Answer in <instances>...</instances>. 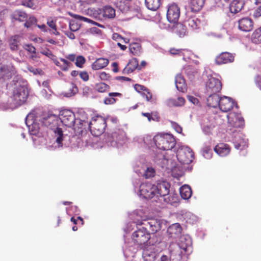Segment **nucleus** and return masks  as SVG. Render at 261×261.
I'll return each instance as SVG.
<instances>
[{
  "label": "nucleus",
  "mask_w": 261,
  "mask_h": 261,
  "mask_svg": "<svg viewBox=\"0 0 261 261\" xmlns=\"http://www.w3.org/2000/svg\"><path fill=\"white\" fill-rule=\"evenodd\" d=\"M59 121V117L56 115L48 113L42 118V123L47 127L53 129L58 128V125Z\"/></svg>",
  "instance_id": "nucleus-14"
},
{
  "label": "nucleus",
  "mask_w": 261,
  "mask_h": 261,
  "mask_svg": "<svg viewBox=\"0 0 261 261\" xmlns=\"http://www.w3.org/2000/svg\"><path fill=\"white\" fill-rule=\"evenodd\" d=\"M207 98V104L208 107L216 108L219 106L220 98L218 94H209Z\"/></svg>",
  "instance_id": "nucleus-22"
},
{
  "label": "nucleus",
  "mask_w": 261,
  "mask_h": 261,
  "mask_svg": "<svg viewBox=\"0 0 261 261\" xmlns=\"http://www.w3.org/2000/svg\"><path fill=\"white\" fill-rule=\"evenodd\" d=\"M234 147L237 149L243 150L245 149L248 147L246 141L242 138H240L237 141L234 142Z\"/></svg>",
  "instance_id": "nucleus-41"
},
{
  "label": "nucleus",
  "mask_w": 261,
  "mask_h": 261,
  "mask_svg": "<svg viewBox=\"0 0 261 261\" xmlns=\"http://www.w3.org/2000/svg\"><path fill=\"white\" fill-rule=\"evenodd\" d=\"M214 150L220 156H225L229 153L230 148L226 144L220 143L215 146Z\"/></svg>",
  "instance_id": "nucleus-19"
},
{
  "label": "nucleus",
  "mask_w": 261,
  "mask_h": 261,
  "mask_svg": "<svg viewBox=\"0 0 261 261\" xmlns=\"http://www.w3.org/2000/svg\"><path fill=\"white\" fill-rule=\"evenodd\" d=\"M170 122L171 123L172 126L174 128L176 132L178 133H181L182 129L180 125H179L177 123L174 121H170Z\"/></svg>",
  "instance_id": "nucleus-55"
},
{
  "label": "nucleus",
  "mask_w": 261,
  "mask_h": 261,
  "mask_svg": "<svg viewBox=\"0 0 261 261\" xmlns=\"http://www.w3.org/2000/svg\"><path fill=\"white\" fill-rule=\"evenodd\" d=\"M173 31L180 37L185 36L186 34V28L181 23H176L173 28Z\"/></svg>",
  "instance_id": "nucleus-29"
},
{
  "label": "nucleus",
  "mask_w": 261,
  "mask_h": 261,
  "mask_svg": "<svg viewBox=\"0 0 261 261\" xmlns=\"http://www.w3.org/2000/svg\"><path fill=\"white\" fill-rule=\"evenodd\" d=\"M134 88L139 93L144 92L147 89L145 86L138 84L134 85Z\"/></svg>",
  "instance_id": "nucleus-54"
},
{
  "label": "nucleus",
  "mask_w": 261,
  "mask_h": 261,
  "mask_svg": "<svg viewBox=\"0 0 261 261\" xmlns=\"http://www.w3.org/2000/svg\"><path fill=\"white\" fill-rule=\"evenodd\" d=\"M108 59L100 58L96 59L92 64V68L94 70H100L106 67L109 64Z\"/></svg>",
  "instance_id": "nucleus-21"
},
{
  "label": "nucleus",
  "mask_w": 261,
  "mask_h": 261,
  "mask_svg": "<svg viewBox=\"0 0 261 261\" xmlns=\"http://www.w3.org/2000/svg\"><path fill=\"white\" fill-rule=\"evenodd\" d=\"M234 58L235 54L224 51L216 57L215 62L218 65L229 64L234 62Z\"/></svg>",
  "instance_id": "nucleus-12"
},
{
  "label": "nucleus",
  "mask_w": 261,
  "mask_h": 261,
  "mask_svg": "<svg viewBox=\"0 0 261 261\" xmlns=\"http://www.w3.org/2000/svg\"><path fill=\"white\" fill-rule=\"evenodd\" d=\"M28 95L29 93L26 87L22 85L20 82L17 81L14 83L10 99L15 107L23 104L26 101Z\"/></svg>",
  "instance_id": "nucleus-1"
},
{
  "label": "nucleus",
  "mask_w": 261,
  "mask_h": 261,
  "mask_svg": "<svg viewBox=\"0 0 261 261\" xmlns=\"http://www.w3.org/2000/svg\"><path fill=\"white\" fill-rule=\"evenodd\" d=\"M156 147L161 150H171L176 144L173 136L169 134H158L153 138Z\"/></svg>",
  "instance_id": "nucleus-2"
},
{
  "label": "nucleus",
  "mask_w": 261,
  "mask_h": 261,
  "mask_svg": "<svg viewBox=\"0 0 261 261\" xmlns=\"http://www.w3.org/2000/svg\"><path fill=\"white\" fill-rule=\"evenodd\" d=\"M222 83L215 77L210 78L205 85V93L209 94H218L222 89Z\"/></svg>",
  "instance_id": "nucleus-9"
},
{
  "label": "nucleus",
  "mask_w": 261,
  "mask_h": 261,
  "mask_svg": "<svg viewBox=\"0 0 261 261\" xmlns=\"http://www.w3.org/2000/svg\"><path fill=\"white\" fill-rule=\"evenodd\" d=\"M47 24L50 28H52L53 30H54L56 31V33H54V34L55 35H59V33L57 31V27H56V23L54 20H48Z\"/></svg>",
  "instance_id": "nucleus-59"
},
{
  "label": "nucleus",
  "mask_w": 261,
  "mask_h": 261,
  "mask_svg": "<svg viewBox=\"0 0 261 261\" xmlns=\"http://www.w3.org/2000/svg\"><path fill=\"white\" fill-rule=\"evenodd\" d=\"M1 71L2 74L8 79L16 73V69L13 66H3L1 67Z\"/></svg>",
  "instance_id": "nucleus-23"
},
{
  "label": "nucleus",
  "mask_w": 261,
  "mask_h": 261,
  "mask_svg": "<svg viewBox=\"0 0 261 261\" xmlns=\"http://www.w3.org/2000/svg\"><path fill=\"white\" fill-rule=\"evenodd\" d=\"M60 60L63 63V64L62 65L61 69L63 71H67L69 67L71 65V63L69 62L67 60L64 59H60Z\"/></svg>",
  "instance_id": "nucleus-53"
},
{
  "label": "nucleus",
  "mask_w": 261,
  "mask_h": 261,
  "mask_svg": "<svg viewBox=\"0 0 261 261\" xmlns=\"http://www.w3.org/2000/svg\"><path fill=\"white\" fill-rule=\"evenodd\" d=\"M140 193L145 199H151L156 196L155 185L149 182L142 183L140 186Z\"/></svg>",
  "instance_id": "nucleus-11"
},
{
  "label": "nucleus",
  "mask_w": 261,
  "mask_h": 261,
  "mask_svg": "<svg viewBox=\"0 0 261 261\" xmlns=\"http://www.w3.org/2000/svg\"><path fill=\"white\" fill-rule=\"evenodd\" d=\"M176 156L181 164H189L194 159V152L190 147L182 146L178 149Z\"/></svg>",
  "instance_id": "nucleus-5"
},
{
  "label": "nucleus",
  "mask_w": 261,
  "mask_h": 261,
  "mask_svg": "<svg viewBox=\"0 0 261 261\" xmlns=\"http://www.w3.org/2000/svg\"><path fill=\"white\" fill-rule=\"evenodd\" d=\"M180 194L184 199H189L192 195V190L188 185H184L180 188Z\"/></svg>",
  "instance_id": "nucleus-31"
},
{
  "label": "nucleus",
  "mask_w": 261,
  "mask_h": 261,
  "mask_svg": "<svg viewBox=\"0 0 261 261\" xmlns=\"http://www.w3.org/2000/svg\"><path fill=\"white\" fill-rule=\"evenodd\" d=\"M20 39L21 37L19 35H15L11 37L9 40V46L12 50L16 51L18 49Z\"/></svg>",
  "instance_id": "nucleus-28"
},
{
  "label": "nucleus",
  "mask_w": 261,
  "mask_h": 261,
  "mask_svg": "<svg viewBox=\"0 0 261 261\" xmlns=\"http://www.w3.org/2000/svg\"><path fill=\"white\" fill-rule=\"evenodd\" d=\"M138 60L136 58L132 59L127 63L126 66L123 69L124 74H128L133 72L136 69H138Z\"/></svg>",
  "instance_id": "nucleus-20"
},
{
  "label": "nucleus",
  "mask_w": 261,
  "mask_h": 261,
  "mask_svg": "<svg viewBox=\"0 0 261 261\" xmlns=\"http://www.w3.org/2000/svg\"><path fill=\"white\" fill-rule=\"evenodd\" d=\"M203 155L206 159H210L212 156V150L210 145L205 146L203 149Z\"/></svg>",
  "instance_id": "nucleus-44"
},
{
  "label": "nucleus",
  "mask_w": 261,
  "mask_h": 261,
  "mask_svg": "<svg viewBox=\"0 0 261 261\" xmlns=\"http://www.w3.org/2000/svg\"><path fill=\"white\" fill-rule=\"evenodd\" d=\"M180 16V8L176 4L170 5L167 12V18L171 23L177 22Z\"/></svg>",
  "instance_id": "nucleus-13"
},
{
  "label": "nucleus",
  "mask_w": 261,
  "mask_h": 261,
  "mask_svg": "<svg viewBox=\"0 0 261 261\" xmlns=\"http://www.w3.org/2000/svg\"><path fill=\"white\" fill-rule=\"evenodd\" d=\"M55 133L57 136L56 142L58 144V146L59 147H62L63 134L62 129L61 128H57V129L55 130Z\"/></svg>",
  "instance_id": "nucleus-40"
},
{
  "label": "nucleus",
  "mask_w": 261,
  "mask_h": 261,
  "mask_svg": "<svg viewBox=\"0 0 261 261\" xmlns=\"http://www.w3.org/2000/svg\"><path fill=\"white\" fill-rule=\"evenodd\" d=\"M182 49H176L175 48H171L169 50V52L171 54L173 55H181L182 54Z\"/></svg>",
  "instance_id": "nucleus-58"
},
{
  "label": "nucleus",
  "mask_w": 261,
  "mask_h": 261,
  "mask_svg": "<svg viewBox=\"0 0 261 261\" xmlns=\"http://www.w3.org/2000/svg\"><path fill=\"white\" fill-rule=\"evenodd\" d=\"M154 171L153 169H149V168L147 169L145 175L146 176V178H149L150 177H152L154 176Z\"/></svg>",
  "instance_id": "nucleus-64"
},
{
  "label": "nucleus",
  "mask_w": 261,
  "mask_h": 261,
  "mask_svg": "<svg viewBox=\"0 0 261 261\" xmlns=\"http://www.w3.org/2000/svg\"><path fill=\"white\" fill-rule=\"evenodd\" d=\"M163 240V237L162 236L158 234L154 235L152 237L151 239V241L152 242V244L156 245L160 244Z\"/></svg>",
  "instance_id": "nucleus-50"
},
{
  "label": "nucleus",
  "mask_w": 261,
  "mask_h": 261,
  "mask_svg": "<svg viewBox=\"0 0 261 261\" xmlns=\"http://www.w3.org/2000/svg\"><path fill=\"white\" fill-rule=\"evenodd\" d=\"M121 94L118 92H111L109 93V97L105 98L103 102L105 105H113L116 101V99L114 98L116 96H120Z\"/></svg>",
  "instance_id": "nucleus-35"
},
{
  "label": "nucleus",
  "mask_w": 261,
  "mask_h": 261,
  "mask_svg": "<svg viewBox=\"0 0 261 261\" xmlns=\"http://www.w3.org/2000/svg\"><path fill=\"white\" fill-rule=\"evenodd\" d=\"M137 226H142L149 233H154L157 232L161 228L160 221L156 219H149L148 220L137 221Z\"/></svg>",
  "instance_id": "nucleus-7"
},
{
  "label": "nucleus",
  "mask_w": 261,
  "mask_h": 261,
  "mask_svg": "<svg viewBox=\"0 0 261 261\" xmlns=\"http://www.w3.org/2000/svg\"><path fill=\"white\" fill-rule=\"evenodd\" d=\"M79 18H80V20H83L85 22H90V23H91L92 24H94L96 25H97L98 27H100V28H104V26L101 24H99L96 22H95L88 18H86V17H83V16H78Z\"/></svg>",
  "instance_id": "nucleus-51"
},
{
  "label": "nucleus",
  "mask_w": 261,
  "mask_h": 261,
  "mask_svg": "<svg viewBox=\"0 0 261 261\" xmlns=\"http://www.w3.org/2000/svg\"><path fill=\"white\" fill-rule=\"evenodd\" d=\"M93 17L98 20L113 19L116 16L115 9L110 5H106L100 9L91 10Z\"/></svg>",
  "instance_id": "nucleus-3"
},
{
  "label": "nucleus",
  "mask_w": 261,
  "mask_h": 261,
  "mask_svg": "<svg viewBox=\"0 0 261 261\" xmlns=\"http://www.w3.org/2000/svg\"><path fill=\"white\" fill-rule=\"evenodd\" d=\"M86 60L85 58L82 56H79L76 58L75 65L79 67H82L85 64Z\"/></svg>",
  "instance_id": "nucleus-49"
},
{
  "label": "nucleus",
  "mask_w": 261,
  "mask_h": 261,
  "mask_svg": "<svg viewBox=\"0 0 261 261\" xmlns=\"http://www.w3.org/2000/svg\"><path fill=\"white\" fill-rule=\"evenodd\" d=\"M244 5L243 0H233L229 5V10L231 13H238L242 10Z\"/></svg>",
  "instance_id": "nucleus-18"
},
{
  "label": "nucleus",
  "mask_w": 261,
  "mask_h": 261,
  "mask_svg": "<svg viewBox=\"0 0 261 261\" xmlns=\"http://www.w3.org/2000/svg\"><path fill=\"white\" fill-rule=\"evenodd\" d=\"M205 0H190V8L193 12L199 11L204 4Z\"/></svg>",
  "instance_id": "nucleus-25"
},
{
  "label": "nucleus",
  "mask_w": 261,
  "mask_h": 261,
  "mask_svg": "<svg viewBox=\"0 0 261 261\" xmlns=\"http://www.w3.org/2000/svg\"><path fill=\"white\" fill-rule=\"evenodd\" d=\"M24 48L30 53L36 54V48L32 44L25 45L24 46Z\"/></svg>",
  "instance_id": "nucleus-56"
},
{
  "label": "nucleus",
  "mask_w": 261,
  "mask_h": 261,
  "mask_svg": "<svg viewBox=\"0 0 261 261\" xmlns=\"http://www.w3.org/2000/svg\"><path fill=\"white\" fill-rule=\"evenodd\" d=\"M175 84L177 89L184 92L186 90V85L185 79L181 74H177L175 79Z\"/></svg>",
  "instance_id": "nucleus-24"
},
{
  "label": "nucleus",
  "mask_w": 261,
  "mask_h": 261,
  "mask_svg": "<svg viewBox=\"0 0 261 261\" xmlns=\"http://www.w3.org/2000/svg\"><path fill=\"white\" fill-rule=\"evenodd\" d=\"M80 77L85 82L89 80V76L86 71L81 72L79 74Z\"/></svg>",
  "instance_id": "nucleus-62"
},
{
  "label": "nucleus",
  "mask_w": 261,
  "mask_h": 261,
  "mask_svg": "<svg viewBox=\"0 0 261 261\" xmlns=\"http://www.w3.org/2000/svg\"><path fill=\"white\" fill-rule=\"evenodd\" d=\"M239 29L244 32H249L253 29V22L251 18L245 17L238 21Z\"/></svg>",
  "instance_id": "nucleus-17"
},
{
  "label": "nucleus",
  "mask_w": 261,
  "mask_h": 261,
  "mask_svg": "<svg viewBox=\"0 0 261 261\" xmlns=\"http://www.w3.org/2000/svg\"><path fill=\"white\" fill-rule=\"evenodd\" d=\"M228 123L229 126L239 128L244 125V120L241 115L233 113L227 116Z\"/></svg>",
  "instance_id": "nucleus-15"
},
{
  "label": "nucleus",
  "mask_w": 261,
  "mask_h": 261,
  "mask_svg": "<svg viewBox=\"0 0 261 261\" xmlns=\"http://www.w3.org/2000/svg\"><path fill=\"white\" fill-rule=\"evenodd\" d=\"M110 89V86L103 82L96 84L94 87L95 90L99 93L108 92Z\"/></svg>",
  "instance_id": "nucleus-36"
},
{
  "label": "nucleus",
  "mask_w": 261,
  "mask_h": 261,
  "mask_svg": "<svg viewBox=\"0 0 261 261\" xmlns=\"http://www.w3.org/2000/svg\"><path fill=\"white\" fill-rule=\"evenodd\" d=\"M106 126L105 118L100 116L93 117L89 123L90 131L95 136H98L103 134Z\"/></svg>",
  "instance_id": "nucleus-4"
},
{
  "label": "nucleus",
  "mask_w": 261,
  "mask_h": 261,
  "mask_svg": "<svg viewBox=\"0 0 261 261\" xmlns=\"http://www.w3.org/2000/svg\"><path fill=\"white\" fill-rule=\"evenodd\" d=\"M142 256L145 261H154L155 254L154 252L146 249L143 250Z\"/></svg>",
  "instance_id": "nucleus-38"
},
{
  "label": "nucleus",
  "mask_w": 261,
  "mask_h": 261,
  "mask_svg": "<svg viewBox=\"0 0 261 261\" xmlns=\"http://www.w3.org/2000/svg\"><path fill=\"white\" fill-rule=\"evenodd\" d=\"M184 241H186V238L184 237H182L180 238V243L182 244ZM187 242L185 245L184 244H179L176 247L178 249L180 248L182 249L185 251H186L187 250V248L188 246H190L191 243L190 240H187Z\"/></svg>",
  "instance_id": "nucleus-45"
},
{
  "label": "nucleus",
  "mask_w": 261,
  "mask_h": 261,
  "mask_svg": "<svg viewBox=\"0 0 261 261\" xmlns=\"http://www.w3.org/2000/svg\"><path fill=\"white\" fill-rule=\"evenodd\" d=\"M27 69L34 75H42L43 74V71L39 68H35L31 66H29L27 67Z\"/></svg>",
  "instance_id": "nucleus-48"
},
{
  "label": "nucleus",
  "mask_w": 261,
  "mask_h": 261,
  "mask_svg": "<svg viewBox=\"0 0 261 261\" xmlns=\"http://www.w3.org/2000/svg\"><path fill=\"white\" fill-rule=\"evenodd\" d=\"M70 90L71 91V92L67 94L68 96H73L75 94H76L78 91L77 87L74 84L72 85L71 88L70 89Z\"/></svg>",
  "instance_id": "nucleus-61"
},
{
  "label": "nucleus",
  "mask_w": 261,
  "mask_h": 261,
  "mask_svg": "<svg viewBox=\"0 0 261 261\" xmlns=\"http://www.w3.org/2000/svg\"><path fill=\"white\" fill-rule=\"evenodd\" d=\"M142 95L143 97H145L147 101H150L151 102H155V98L153 97L152 93L148 89L144 92H143Z\"/></svg>",
  "instance_id": "nucleus-46"
},
{
  "label": "nucleus",
  "mask_w": 261,
  "mask_h": 261,
  "mask_svg": "<svg viewBox=\"0 0 261 261\" xmlns=\"http://www.w3.org/2000/svg\"><path fill=\"white\" fill-rule=\"evenodd\" d=\"M40 53L50 58H51L53 57H54V55L53 54L51 51L48 49L42 50L40 52Z\"/></svg>",
  "instance_id": "nucleus-63"
},
{
  "label": "nucleus",
  "mask_w": 261,
  "mask_h": 261,
  "mask_svg": "<svg viewBox=\"0 0 261 261\" xmlns=\"http://www.w3.org/2000/svg\"><path fill=\"white\" fill-rule=\"evenodd\" d=\"M37 22V20L35 17H30L28 19L27 18V20H25V22L24 23V27L29 28L31 27L32 25L36 24Z\"/></svg>",
  "instance_id": "nucleus-47"
},
{
  "label": "nucleus",
  "mask_w": 261,
  "mask_h": 261,
  "mask_svg": "<svg viewBox=\"0 0 261 261\" xmlns=\"http://www.w3.org/2000/svg\"><path fill=\"white\" fill-rule=\"evenodd\" d=\"M187 25L192 30H197L200 28V20L195 16H190L187 19Z\"/></svg>",
  "instance_id": "nucleus-26"
},
{
  "label": "nucleus",
  "mask_w": 261,
  "mask_h": 261,
  "mask_svg": "<svg viewBox=\"0 0 261 261\" xmlns=\"http://www.w3.org/2000/svg\"><path fill=\"white\" fill-rule=\"evenodd\" d=\"M145 3L146 7L152 11H156L161 5V0H145Z\"/></svg>",
  "instance_id": "nucleus-30"
},
{
  "label": "nucleus",
  "mask_w": 261,
  "mask_h": 261,
  "mask_svg": "<svg viewBox=\"0 0 261 261\" xmlns=\"http://www.w3.org/2000/svg\"><path fill=\"white\" fill-rule=\"evenodd\" d=\"M59 119L65 126L71 127L74 126L75 117L74 113L69 110L61 111L59 115Z\"/></svg>",
  "instance_id": "nucleus-8"
},
{
  "label": "nucleus",
  "mask_w": 261,
  "mask_h": 261,
  "mask_svg": "<svg viewBox=\"0 0 261 261\" xmlns=\"http://www.w3.org/2000/svg\"><path fill=\"white\" fill-rule=\"evenodd\" d=\"M69 28L71 31L75 32L80 29V27L77 23L74 21H72L69 23Z\"/></svg>",
  "instance_id": "nucleus-57"
},
{
  "label": "nucleus",
  "mask_w": 261,
  "mask_h": 261,
  "mask_svg": "<svg viewBox=\"0 0 261 261\" xmlns=\"http://www.w3.org/2000/svg\"><path fill=\"white\" fill-rule=\"evenodd\" d=\"M132 238L135 243L139 245H142L150 240V235L149 232L142 226L133 233Z\"/></svg>",
  "instance_id": "nucleus-6"
},
{
  "label": "nucleus",
  "mask_w": 261,
  "mask_h": 261,
  "mask_svg": "<svg viewBox=\"0 0 261 261\" xmlns=\"http://www.w3.org/2000/svg\"><path fill=\"white\" fill-rule=\"evenodd\" d=\"M141 115L146 117L149 122L151 121L158 122L160 120V116L156 112H151V113L142 112Z\"/></svg>",
  "instance_id": "nucleus-33"
},
{
  "label": "nucleus",
  "mask_w": 261,
  "mask_h": 261,
  "mask_svg": "<svg viewBox=\"0 0 261 261\" xmlns=\"http://www.w3.org/2000/svg\"><path fill=\"white\" fill-rule=\"evenodd\" d=\"M113 141L120 142L124 140L126 138L125 133L122 130L118 129L113 132L111 134Z\"/></svg>",
  "instance_id": "nucleus-27"
},
{
  "label": "nucleus",
  "mask_w": 261,
  "mask_h": 261,
  "mask_svg": "<svg viewBox=\"0 0 261 261\" xmlns=\"http://www.w3.org/2000/svg\"><path fill=\"white\" fill-rule=\"evenodd\" d=\"M168 231L171 234H178L181 233V227L178 223H175L169 227Z\"/></svg>",
  "instance_id": "nucleus-42"
},
{
  "label": "nucleus",
  "mask_w": 261,
  "mask_h": 261,
  "mask_svg": "<svg viewBox=\"0 0 261 261\" xmlns=\"http://www.w3.org/2000/svg\"><path fill=\"white\" fill-rule=\"evenodd\" d=\"M22 4L27 7L32 8L34 6V3L32 0H23Z\"/></svg>",
  "instance_id": "nucleus-60"
},
{
  "label": "nucleus",
  "mask_w": 261,
  "mask_h": 261,
  "mask_svg": "<svg viewBox=\"0 0 261 261\" xmlns=\"http://www.w3.org/2000/svg\"><path fill=\"white\" fill-rule=\"evenodd\" d=\"M13 18L19 21H24L27 20V14L21 11H16L13 14Z\"/></svg>",
  "instance_id": "nucleus-39"
},
{
  "label": "nucleus",
  "mask_w": 261,
  "mask_h": 261,
  "mask_svg": "<svg viewBox=\"0 0 261 261\" xmlns=\"http://www.w3.org/2000/svg\"><path fill=\"white\" fill-rule=\"evenodd\" d=\"M27 124L32 135H36L38 132V126L36 124H32V126L29 125L27 123Z\"/></svg>",
  "instance_id": "nucleus-52"
},
{
  "label": "nucleus",
  "mask_w": 261,
  "mask_h": 261,
  "mask_svg": "<svg viewBox=\"0 0 261 261\" xmlns=\"http://www.w3.org/2000/svg\"><path fill=\"white\" fill-rule=\"evenodd\" d=\"M129 50L134 56H139L142 53L141 46L139 43H132L129 44Z\"/></svg>",
  "instance_id": "nucleus-32"
},
{
  "label": "nucleus",
  "mask_w": 261,
  "mask_h": 261,
  "mask_svg": "<svg viewBox=\"0 0 261 261\" xmlns=\"http://www.w3.org/2000/svg\"><path fill=\"white\" fill-rule=\"evenodd\" d=\"M253 43L258 44L261 43V27L256 29L251 35Z\"/></svg>",
  "instance_id": "nucleus-37"
},
{
  "label": "nucleus",
  "mask_w": 261,
  "mask_h": 261,
  "mask_svg": "<svg viewBox=\"0 0 261 261\" xmlns=\"http://www.w3.org/2000/svg\"><path fill=\"white\" fill-rule=\"evenodd\" d=\"M170 185L169 182L166 181H162L158 182L155 186V195L157 197H164V201L167 203L170 202L169 198L166 197L169 194V189Z\"/></svg>",
  "instance_id": "nucleus-10"
},
{
  "label": "nucleus",
  "mask_w": 261,
  "mask_h": 261,
  "mask_svg": "<svg viewBox=\"0 0 261 261\" xmlns=\"http://www.w3.org/2000/svg\"><path fill=\"white\" fill-rule=\"evenodd\" d=\"M116 7L122 12H125L128 10V4L124 1H117L115 3Z\"/></svg>",
  "instance_id": "nucleus-43"
},
{
  "label": "nucleus",
  "mask_w": 261,
  "mask_h": 261,
  "mask_svg": "<svg viewBox=\"0 0 261 261\" xmlns=\"http://www.w3.org/2000/svg\"><path fill=\"white\" fill-rule=\"evenodd\" d=\"M234 105V102L232 98L224 96L220 98L219 107L222 112H227L233 108Z\"/></svg>",
  "instance_id": "nucleus-16"
},
{
  "label": "nucleus",
  "mask_w": 261,
  "mask_h": 261,
  "mask_svg": "<svg viewBox=\"0 0 261 261\" xmlns=\"http://www.w3.org/2000/svg\"><path fill=\"white\" fill-rule=\"evenodd\" d=\"M185 102V99L181 97L177 98H170L168 101V105L171 107H181Z\"/></svg>",
  "instance_id": "nucleus-34"
}]
</instances>
